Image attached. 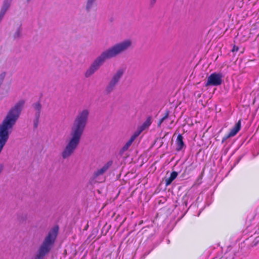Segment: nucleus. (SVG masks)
Listing matches in <instances>:
<instances>
[{
    "mask_svg": "<svg viewBox=\"0 0 259 259\" xmlns=\"http://www.w3.org/2000/svg\"><path fill=\"white\" fill-rule=\"evenodd\" d=\"M89 113L88 110H83L74 120L70 134V138L61 153L63 159L70 157L77 148L87 123Z\"/></svg>",
    "mask_w": 259,
    "mask_h": 259,
    "instance_id": "obj_1",
    "label": "nucleus"
},
{
    "mask_svg": "<svg viewBox=\"0 0 259 259\" xmlns=\"http://www.w3.org/2000/svg\"><path fill=\"white\" fill-rule=\"evenodd\" d=\"M24 103V100L19 101L10 109L0 125V153L9 139V134L20 115Z\"/></svg>",
    "mask_w": 259,
    "mask_h": 259,
    "instance_id": "obj_2",
    "label": "nucleus"
},
{
    "mask_svg": "<svg viewBox=\"0 0 259 259\" xmlns=\"http://www.w3.org/2000/svg\"><path fill=\"white\" fill-rule=\"evenodd\" d=\"M131 45L129 40L123 41L117 44L111 48L103 52L101 55L93 62L90 68L85 73V76L89 77L92 75L101 66L105 60L114 57L118 54L126 50Z\"/></svg>",
    "mask_w": 259,
    "mask_h": 259,
    "instance_id": "obj_3",
    "label": "nucleus"
},
{
    "mask_svg": "<svg viewBox=\"0 0 259 259\" xmlns=\"http://www.w3.org/2000/svg\"><path fill=\"white\" fill-rule=\"evenodd\" d=\"M222 74L213 73L208 76L206 85H219L222 83Z\"/></svg>",
    "mask_w": 259,
    "mask_h": 259,
    "instance_id": "obj_4",
    "label": "nucleus"
},
{
    "mask_svg": "<svg viewBox=\"0 0 259 259\" xmlns=\"http://www.w3.org/2000/svg\"><path fill=\"white\" fill-rule=\"evenodd\" d=\"M241 126V120H239L236 123L235 125L232 129H231L230 132L223 138L222 143L224 142L228 138L235 136L240 130Z\"/></svg>",
    "mask_w": 259,
    "mask_h": 259,
    "instance_id": "obj_5",
    "label": "nucleus"
},
{
    "mask_svg": "<svg viewBox=\"0 0 259 259\" xmlns=\"http://www.w3.org/2000/svg\"><path fill=\"white\" fill-rule=\"evenodd\" d=\"M112 161H109L102 167L95 171L94 174V179H96L98 177L103 175L112 165Z\"/></svg>",
    "mask_w": 259,
    "mask_h": 259,
    "instance_id": "obj_6",
    "label": "nucleus"
},
{
    "mask_svg": "<svg viewBox=\"0 0 259 259\" xmlns=\"http://www.w3.org/2000/svg\"><path fill=\"white\" fill-rule=\"evenodd\" d=\"M176 151H180L186 147L184 142V138L181 134H179L176 140Z\"/></svg>",
    "mask_w": 259,
    "mask_h": 259,
    "instance_id": "obj_7",
    "label": "nucleus"
},
{
    "mask_svg": "<svg viewBox=\"0 0 259 259\" xmlns=\"http://www.w3.org/2000/svg\"><path fill=\"white\" fill-rule=\"evenodd\" d=\"M178 172L176 171H172L170 174V176L169 178L165 180V184L166 186H169L172 182L177 178L178 176Z\"/></svg>",
    "mask_w": 259,
    "mask_h": 259,
    "instance_id": "obj_8",
    "label": "nucleus"
},
{
    "mask_svg": "<svg viewBox=\"0 0 259 259\" xmlns=\"http://www.w3.org/2000/svg\"><path fill=\"white\" fill-rule=\"evenodd\" d=\"M123 73H124L123 69H118L117 71V72H116V73H115L113 75L111 79L118 83L120 78L121 77V76L123 74Z\"/></svg>",
    "mask_w": 259,
    "mask_h": 259,
    "instance_id": "obj_9",
    "label": "nucleus"
},
{
    "mask_svg": "<svg viewBox=\"0 0 259 259\" xmlns=\"http://www.w3.org/2000/svg\"><path fill=\"white\" fill-rule=\"evenodd\" d=\"M152 123L151 117H148L144 123L138 128L140 129V131H143L145 129L148 128Z\"/></svg>",
    "mask_w": 259,
    "mask_h": 259,
    "instance_id": "obj_10",
    "label": "nucleus"
},
{
    "mask_svg": "<svg viewBox=\"0 0 259 259\" xmlns=\"http://www.w3.org/2000/svg\"><path fill=\"white\" fill-rule=\"evenodd\" d=\"M10 6V3L7 1L5 2L4 4L3 7L0 11V21L2 19L3 16H4L6 11L8 9Z\"/></svg>",
    "mask_w": 259,
    "mask_h": 259,
    "instance_id": "obj_11",
    "label": "nucleus"
},
{
    "mask_svg": "<svg viewBox=\"0 0 259 259\" xmlns=\"http://www.w3.org/2000/svg\"><path fill=\"white\" fill-rule=\"evenodd\" d=\"M117 82L111 79V80L109 81L108 85L106 87V92L108 93L112 92L114 89L115 85L117 84Z\"/></svg>",
    "mask_w": 259,
    "mask_h": 259,
    "instance_id": "obj_12",
    "label": "nucleus"
},
{
    "mask_svg": "<svg viewBox=\"0 0 259 259\" xmlns=\"http://www.w3.org/2000/svg\"><path fill=\"white\" fill-rule=\"evenodd\" d=\"M117 82L111 79V80L109 81L108 85L106 87V92L108 93L112 92L114 89L115 85L117 84Z\"/></svg>",
    "mask_w": 259,
    "mask_h": 259,
    "instance_id": "obj_13",
    "label": "nucleus"
},
{
    "mask_svg": "<svg viewBox=\"0 0 259 259\" xmlns=\"http://www.w3.org/2000/svg\"><path fill=\"white\" fill-rule=\"evenodd\" d=\"M132 143H131L130 142L127 141V143L125 144V145L122 147V152H124L126 150H127L128 148L131 145Z\"/></svg>",
    "mask_w": 259,
    "mask_h": 259,
    "instance_id": "obj_14",
    "label": "nucleus"
},
{
    "mask_svg": "<svg viewBox=\"0 0 259 259\" xmlns=\"http://www.w3.org/2000/svg\"><path fill=\"white\" fill-rule=\"evenodd\" d=\"M94 1H95V0H88V3H87V10H89V9L91 8V7H92V5Z\"/></svg>",
    "mask_w": 259,
    "mask_h": 259,
    "instance_id": "obj_15",
    "label": "nucleus"
},
{
    "mask_svg": "<svg viewBox=\"0 0 259 259\" xmlns=\"http://www.w3.org/2000/svg\"><path fill=\"white\" fill-rule=\"evenodd\" d=\"M34 108L35 109L38 111V114L39 113L40 109H41V105L39 103H37L34 105Z\"/></svg>",
    "mask_w": 259,
    "mask_h": 259,
    "instance_id": "obj_16",
    "label": "nucleus"
},
{
    "mask_svg": "<svg viewBox=\"0 0 259 259\" xmlns=\"http://www.w3.org/2000/svg\"><path fill=\"white\" fill-rule=\"evenodd\" d=\"M169 111L168 110H166L165 112V113H164V116H163V117L162 118V119L163 120H165L166 119H167L168 116H169Z\"/></svg>",
    "mask_w": 259,
    "mask_h": 259,
    "instance_id": "obj_17",
    "label": "nucleus"
},
{
    "mask_svg": "<svg viewBox=\"0 0 259 259\" xmlns=\"http://www.w3.org/2000/svg\"><path fill=\"white\" fill-rule=\"evenodd\" d=\"M142 131H140V129L138 128V131L137 132H136L134 134V136H136V138L137 137H138L140 134L141 133H142Z\"/></svg>",
    "mask_w": 259,
    "mask_h": 259,
    "instance_id": "obj_18",
    "label": "nucleus"
},
{
    "mask_svg": "<svg viewBox=\"0 0 259 259\" xmlns=\"http://www.w3.org/2000/svg\"><path fill=\"white\" fill-rule=\"evenodd\" d=\"M239 50V48L237 46H234L232 50V52H237Z\"/></svg>",
    "mask_w": 259,
    "mask_h": 259,
    "instance_id": "obj_19",
    "label": "nucleus"
},
{
    "mask_svg": "<svg viewBox=\"0 0 259 259\" xmlns=\"http://www.w3.org/2000/svg\"><path fill=\"white\" fill-rule=\"evenodd\" d=\"M135 139H136V136H132L131 137L130 139L128 141L132 144V143L134 142V141L135 140Z\"/></svg>",
    "mask_w": 259,
    "mask_h": 259,
    "instance_id": "obj_20",
    "label": "nucleus"
},
{
    "mask_svg": "<svg viewBox=\"0 0 259 259\" xmlns=\"http://www.w3.org/2000/svg\"><path fill=\"white\" fill-rule=\"evenodd\" d=\"M163 121H164V120H163L162 119V118H161L159 120V122H158V124H157V126H158V127H160L161 123H162Z\"/></svg>",
    "mask_w": 259,
    "mask_h": 259,
    "instance_id": "obj_21",
    "label": "nucleus"
},
{
    "mask_svg": "<svg viewBox=\"0 0 259 259\" xmlns=\"http://www.w3.org/2000/svg\"><path fill=\"white\" fill-rule=\"evenodd\" d=\"M163 121H164V120H163L162 119V118H161L159 120V122H158V124H157V126H158V127H160L161 123H162Z\"/></svg>",
    "mask_w": 259,
    "mask_h": 259,
    "instance_id": "obj_22",
    "label": "nucleus"
},
{
    "mask_svg": "<svg viewBox=\"0 0 259 259\" xmlns=\"http://www.w3.org/2000/svg\"><path fill=\"white\" fill-rule=\"evenodd\" d=\"M156 2V0H151L150 3L151 5H154Z\"/></svg>",
    "mask_w": 259,
    "mask_h": 259,
    "instance_id": "obj_23",
    "label": "nucleus"
},
{
    "mask_svg": "<svg viewBox=\"0 0 259 259\" xmlns=\"http://www.w3.org/2000/svg\"><path fill=\"white\" fill-rule=\"evenodd\" d=\"M35 127H36L37 126V124H35Z\"/></svg>",
    "mask_w": 259,
    "mask_h": 259,
    "instance_id": "obj_24",
    "label": "nucleus"
}]
</instances>
